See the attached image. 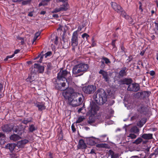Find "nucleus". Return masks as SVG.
<instances>
[{
    "label": "nucleus",
    "instance_id": "774afa93",
    "mask_svg": "<svg viewBox=\"0 0 158 158\" xmlns=\"http://www.w3.org/2000/svg\"><path fill=\"white\" fill-rule=\"evenodd\" d=\"M5 137V135L2 133L0 132V137L3 138Z\"/></svg>",
    "mask_w": 158,
    "mask_h": 158
},
{
    "label": "nucleus",
    "instance_id": "4d7b16f0",
    "mask_svg": "<svg viewBox=\"0 0 158 158\" xmlns=\"http://www.w3.org/2000/svg\"><path fill=\"white\" fill-rule=\"evenodd\" d=\"M26 81H29L30 83H31L33 81V80L31 78L28 77L26 79Z\"/></svg>",
    "mask_w": 158,
    "mask_h": 158
},
{
    "label": "nucleus",
    "instance_id": "4c0bfd02",
    "mask_svg": "<svg viewBox=\"0 0 158 158\" xmlns=\"http://www.w3.org/2000/svg\"><path fill=\"white\" fill-rule=\"evenodd\" d=\"M47 69L48 70H51L52 68V64L51 63H48L47 64Z\"/></svg>",
    "mask_w": 158,
    "mask_h": 158
},
{
    "label": "nucleus",
    "instance_id": "1a4fd4ad",
    "mask_svg": "<svg viewBox=\"0 0 158 158\" xmlns=\"http://www.w3.org/2000/svg\"><path fill=\"white\" fill-rule=\"evenodd\" d=\"M96 89V86L93 85L85 86L82 88V90L85 93L89 94L93 93Z\"/></svg>",
    "mask_w": 158,
    "mask_h": 158
},
{
    "label": "nucleus",
    "instance_id": "f3484780",
    "mask_svg": "<svg viewBox=\"0 0 158 158\" xmlns=\"http://www.w3.org/2000/svg\"><path fill=\"white\" fill-rule=\"evenodd\" d=\"M28 140L24 139L18 141L16 144L17 146L19 148H23L26 144L29 142Z\"/></svg>",
    "mask_w": 158,
    "mask_h": 158
},
{
    "label": "nucleus",
    "instance_id": "603ef678",
    "mask_svg": "<svg viewBox=\"0 0 158 158\" xmlns=\"http://www.w3.org/2000/svg\"><path fill=\"white\" fill-rule=\"evenodd\" d=\"M116 41V40H114L112 41L111 44L113 46V48H115L116 47L115 44Z\"/></svg>",
    "mask_w": 158,
    "mask_h": 158
},
{
    "label": "nucleus",
    "instance_id": "393cba45",
    "mask_svg": "<svg viewBox=\"0 0 158 158\" xmlns=\"http://www.w3.org/2000/svg\"><path fill=\"white\" fill-rule=\"evenodd\" d=\"M86 141L87 144L90 145H94L96 144V141L93 137L87 138L86 139Z\"/></svg>",
    "mask_w": 158,
    "mask_h": 158
},
{
    "label": "nucleus",
    "instance_id": "a18cd8bd",
    "mask_svg": "<svg viewBox=\"0 0 158 158\" xmlns=\"http://www.w3.org/2000/svg\"><path fill=\"white\" fill-rule=\"evenodd\" d=\"M105 64L104 63V62L103 61H102L101 62V64L100 65V67L102 69H103L105 67Z\"/></svg>",
    "mask_w": 158,
    "mask_h": 158
},
{
    "label": "nucleus",
    "instance_id": "b1692460",
    "mask_svg": "<svg viewBox=\"0 0 158 158\" xmlns=\"http://www.w3.org/2000/svg\"><path fill=\"white\" fill-rule=\"evenodd\" d=\"M141 137L145 139H153V134L151 133H144L141 136Z\"/></svg>",
    "mask_w": 158,
    "mask_h": 158
},
{
    "label": "nucleus",
    "instance_id": "de8ad7c7",
    "mask_svg": "<svg viewBox=\"0 0 158 158\" xmlns=\"http://www.w3.org/2000/svg\"><path fill=\"white\" fill-rule=\"evenodd\" d=\"M119 157V154L118 153L114 154L111 157V158H117Z\"/></svg>",
    "mask_w": 158,
    "mask_h": 158
},
{
    "label": "nucleus",
    "instance_id": "e2e57ef3",
    "mask_svg": "<svg viewBox=\"0 0 158 158\" xmlns=\"http://www.w3.org/2000/svg\"><path fill=\"white\" fill-rule=\"evenodd\" d=\"M20 50L19 49H16V50L14 52V55L15 54H16L20 52Z\"/></svg>",
    "mask_w": 158,
    "mask_h": 158
},
{
    "label": "nucleus",
    "instance_id": "cd10ccee",
    "mask_svg": "<svg viewBox=\"0 0 158 158\" xmlns=\"http://www.w3.org/2000/svg\"><path fill=\"white\" fill-rule=\"evenodd\" d=\"M12 130L14 132L17 133V134H18V132H22V133L23 132V131H21L19 127L18 126H15V127H13Z\"/></svg>",
    "mask_w": 158,
    "mask_h": 158
},
{
    "label": "nucleus",
    "instance_id": "6e6d98bb",
    "mask_svg": "<svg viewBox=\"0 0 158 158\" xmlns=\"http://www.w3.org/2000/svg\"><path fill=\"white\" fill-rule=\"evenodd\" d=\"M150 74L152 76H154L155 74V72L153 70L151 71L150 72Z\"/></svg>",
    "mask_w": 158,
    "mask_h": 158
},
{
    "label": "nucleus",
    "instance_id": "13d9d810",
    "mask_svg": "<svg viewBox=\"0 0 158 158\" xmlns=\"http://www.w3.org/2000/svg\"><path fill=\"white\" fill-rule=\"evenodd\" d=\"M121 50H122V52H125V48L123 46V45H122L121 46Z\"/></svg>",
    "mask_w": 158,
    "mask_h": 158
},
{
    "label": "nucleus",
    "instance_id": "0eeeda50",
    "mask_svg": "<svg viewBox=\"0 0 158 158\" xmlns=\"http://www.w3.org/2000/svg\"><path fill=\"white\" fill-rule=\"evenodd\" d=\"M78 36L77 31H74L71 39V46H72V50L73 51H75V48L78 44Z\"/></svg>",
    "mask_w": 158,
    "mask_h": 158
},
{
    "label": "nucleus",
    "instance_id": "2f4dec72",
    "mask_svg": "<svg viewBox=\"0 0 158 158\" xmlns=\"http://www.w3.org/2000/svg\"><path fill=\"white\" fill-rule=\"evenodd\" d=\"M36 130V128H35L34 125L33 124H31V125H30L29 126V130L30 132H33L35 130Z\"/></svg>",
    "mask_w": 158,
    "mask_h": 158
},
{
    "label": "nucleus",
    "instance_id": "c9c22d12",
    "mask_svg": "<svg viewBox=\"0 0 158 158\" xmlns=\"http://www.w3.org/2000/svg\"><path fill=\"white\" fill-rule=\"evenodd\" d=\"M81 37L84 39L85 38L87 40L88 39V38L89 37V36L87 34L85 33L82 35Z\"/></svg>",
    "mask_w": 158,
    "mask_h": 158
},
{
    "label": "nucleus",
    "instance_id": "f257e3e1",
    "mask_svg": "<svg viewBox=\"0 0 158 158\" xmlns=\"http://www.w3.org/2000/svg\"><path fill=\"white\" fill-rule=\"evenodd\" d=\"M62 95L65 99L68 100L69 104L73 107H76L82 103L83 95L75 92L72 88H69L63 92Z\"/></svg>",
    "mask_w": 158,
    "mask_h": 158
},
{
    "label": "nucleus",
    "instance_id": "a878e982",
    "mask_svg": "<svg viewBox=\"0 0 158 158\" xmlns=\"http://www.w3.org/2000/svg\"><path fill=\"white\" fill-rule=\"evenodd\" d=\"M127 68L126 67H123L119 72V75L121 77L127 75Z\"/></svg>",
    "mask_w": 158,
    "mask_h": 158
},
{
    "label": "nucleus",
    "instance_id": "e433bc0d",
    "mask_svg": "<svg viewBox=\"0 0 158 158\" xmlns=\"http://www.w3.org/2000/svg\"><path fill=\"white\" fill-rule=\"evenodd\" d=\"M102 59L105 61V63L106 64L110 63L109 59L107 57H103L102 58Z\"/></svg>",
    "mask_w": 158,
    "mask_h": 158
},
{
    "label": "nucleus",
    "instance_id": "ea45409f",
    "mask_svg": "<svg viewBox=\"0 0 158 158\" xmlns=\"http://www.w3.org/2000/svg\"><path fill=\"white\" fill-rule=\"evenodd\" d=\"M31 121V120H29L28 119H24L22 121V123L24 124H26L28 123H29V122H30Z\"/></svg>",
    "mask_w": 158,
    "mask_h": 158
},
{
    "label": "nucleus",
    "instance_id": "412c9836",
    "mask_svg": "<svg viewBox=\"0 0 158 158\" xmlns=\"http://www.w3.org/2000/svg\"><path fill=\"white\" fill-rule=\"evenodd\" d=\"M122 16L123 17L128 20L129 24L131 25L134 24V22L133 19L129 15H127L126 12H125V13L123 14Z\"/></svg>",
    "mask_w": 158,
    "mask_h": 158
},
{
    "label": "nucleus",
    "instance_id": "f704fd0d",
    "mask_svg": "<svg viewBox=\"0 0 158 158\" xmlns=\"http://www.w3.org/2000/svg\"><path fill=\"white\" fill-rule=\"evenodd\" d=\"M139 10L141 11V12H143V3L139 1Z\"/></svg>",
    "mask_w": 158,
    "mask_h": 158
},
{
    "label": "nucleus",
    "instance_id": "3c124183",
    "mask_svg": "<svg viewBox=\"0 0 158 158\" xmlns=\"http://www.w3.org/2000/svg\"><path fill=\"white\" fill-rule=\"evenodd\" d=\"M133 60V57L131 55H130L128 57V58L127 60L128 61V62H129L132 60Z\"/></svg>",
    "mask_w": 158,
    "mask_h": 158
},
{
    "label": "nucleus",
    "instance_id": "bf43d9fd",
    "mask_svg": "<svg viewBox=\"0 0 158 158\" xmlns=\"http://www.w3.org/2000/svg\"><path fill=\"white\" fill-rule=\"evenodd\" d=\"M72 130L73 132H74L76 131V129L75 128L74 126L72 124L71 126Z\"/></svg>",
    "mask_w": 158,
    "mask_h": 158
},
{
    "label": "nucleus",
    "instance_id": "58836bf2",
    "mask_svg": "<svg viewBox=\"0 0 158 158\" xmlns=\"http://www.w3.org/2000/svg\"><path fill=\"white\" fill-rule=\"evenodd\" d=\"M14 56V54H13L11 55L7 56H6L5 59H4V61H7L9 59L11 58Z\"/></svg>",
    "mask_w": 158,
    "mask_h": 158
},
{
    "label": "nucleus",
    "instance_id": "473e14b6",
    "mask_svg": "<svg viewBox=\"0 0 158 158\" xmlns=\"http://www.w3.org/2000/svg\"><path fill=\"white\" fill-rule=\"evenodd\" d=\"M49 1H42V2L39 4V6L40 7L42 6H45L47 5L48 4V2Z\"/></svg>",
    "mask_w": 158,
    "mask_h": 158
},
{
    "label": "nucleus",
    "instance_id": "6ab92c4d",
    "mask_svg": "<svg viewBox=\"0 0 158 158\" xmlns=\"http://www.w3.org/2000/svg\"><path fill=\"white\" fill-rule=\"evenodd\" d=\"M137 110L140 114L144 115H146L148 113L147 108L144 105H142Z\"/></svg>",
    "mask_w": 158,
    "mask_h": 158
},
{
    "label": "nucleus",
    "instance_id": "49530a36",
    "mask_svg": "<svg viewBox=\"0 0 158 158\" xmlns=\"http://www.w3.org/2000/svg\"><path fill=\"white\" fill-rule=\"evenodd\" d=\"M23 1L22 2V4L23 5H26L29 3L30 1Z\"/></svg>",
    "mask_w": 158,
    "mask_h": 158
},
{
    "label": "nucleus",
    "instance_id": "69168bd1",
    "mask_svg": "<svg viewBox=\"0 0 158 158\" xmlns=\"http://www.w3.org/2000/svg\"><path fill=\"white\" fill-rule=\"evenodd\" d=\"M145 52V50H143L142 51H141L140 53V55L142 56H143Z\"/></svg>",
    "mask_w": 158,
    "mask_h": 158
},
{
    "label": "nucleus",
    "instance_id": "72a5a7b5",
    "mask_svg": "<svg viewBox=\"0 0 158 158\" xmlns=\"http://www.w3.org/2000/svg\"><path fill=\"white\" fill-rule=\"evenodd\" d=\"M85 119L83 116H80L78 118V119L77 120L76 123H80L82 122Z\"/></svg>",
    "mask_w": 158,
    "mask_h": 158
},
{
    "label": "nucleus",
    "instance_id": "0e129e2a",
    "mask_svg": "<svg viewBox=\"0 0 158 158\" xmlns=\"http://www.w3.org/2000/svg\"><path fill=\"white\" fill-rule=\"evenodd\" d=\"M53 17L56 19H58L59 18V16L57 14H53Z\"/></svg>",
    "mask_w": 158,
    "mask_h": 158
},
{
    "label": "nucleus",
    "instance_id": "c756f323",
    "mask_svg": "<svg viewBox=\"0 0 158 158\" xmlns=\"http://www.w3.org/2000/svg\"><path fill=\"white\" fill-rule=\"evenodd\" d=\"M43 52H41V54L38 55L37 57L35 58V59L36 60L40 58V59L39 61L40 63H41L43 59L44 56V55L43 54Z\"/></svg>",
    "mask_w": 158,
    "mask_h": 158
},
{
    "label": "nucleus",
    "instance_id": "8fccbe9b",
    "mask_svg": "<svg viewBox=\"0 0 158 158\" xmlns=\"http://www.w3.org/2000/svg\"><path fill=\"white\" fill-rule=\"evenodd\" d=\"M58 37L57 36H56L55 39L54 41V43L56 45L58 43Z\"/></svg>",
    "mask_w": 158,
    "mask_h": 158
},
{
    "label": "nucleus",
    "instance_id": "9d476101",
    "mask_svg": "<svg viewBox=\"0 0 158 158\" xmlns=\"http://www.w3.org/2000/svg\"><path fill=\"white\" fill-rule=\"evenodd\" d=\"M151 93V92L149 91H144L138 92L136 93V95L139 96L141 99L144 100L147 98H148Z\"/></svg>",
    "mask_w": 158,
    "mask_h": 158
},
{
    "label": "nucleus",
    "instance_id": "6e6552de",
    "mask_svg": "<svg viewBox=\"0 0 158 158\" xmlns=\"http://www.w3.org/2000/svg\"><path fill=\"white\" fill-rule=\"evenodd\" d=\"M111 5L113 9L118 13L120 14L121 15L125 13V11L119 5L115 2H112Z\"/></svg>",
    "mask_w": 158,
    "mask_h": 158
},
{
    "label": "nucleus",
    "instance_id": "2eb2a0df",
    "mask_svg": "<svg viewBox=\"0 0 158 158\" xmlns=\"http://www.w3.org/2000/svg\"><path fill=\"white\" fill-rule=\"evenodd\" d=\"M22 135V132H18V134H14L10 137V139L14 141H16L21 139L20 136Z\"/></svg>",
    "mask_w": 158,
    "mask_h": 158
},
{
    "label": "nucleus",
    "instance_id": "ddd939ff",
    "mask_svg": "<svg viewBox=\"0 0 158 158\" xmlns=\"http://www.w3.org/2000/svg\"><path fill=\"white\" fill-rule=\"evenodd\" d=\"M99 73L101 74L104 81L107 82L109 81V75L108 72L103 69H100L99 72Z\"/></svg>",
    "mask_w": 158,
    "mask_h": 158
},
{
    "label": "nucleus",
    "instance_id": "4be33fe9",
    "mask_svg": "<svg viewBox=\"0 0 158 158\" xmlns=\"http://www.w3.org/2000/svg\"><path fill=\"white\" fill-rule=\"evenodd\" d=\"M16 146H17L16 144L8 143L5 146V148L7 149H9L10 152H12Z\"/></svg>",
    "mask_w": 158,
    "mask_h": 158
},
{
    "label": "nucleus",
    "instance_id": "680f3d73",
    "mask_svg": "<svg viewBox=\"0 0 158 158\" xmlns=\"http://www.w3.org/2000/svg\"><path fill=\"white\" fill-rule=\"evenodd\" d=\"M53 154L52 153L50 152L49 153V157L48 158H53Z\"/></svg>",
    "mask_w": 158,
    "mask_h": 158
},
{
    "label": "nucleus",
    "instance_id": "c85d7f7f",
    "mask_svg": "<svg viewBox=\"0 0 158 158\" xmlns=\"http://www.w3.org/2000/svg\"><path fill=\"white\" fill-rule=\"evenodd\" d=\"M131 132L138 134L139 132V130L136 126H134L131 128Z\"/></svg>",
    "mask_w": 158,
    "mask_h": 158
},
{
    "label": "nucleus",
    "instance_id": "9b49d317",
    "mask_svg": "<svg viewBox=\"0 0 158 158\" xmlns=\"http://www.w3.org/2000/svg\"><path fill=\"white\" fill-rule=\"evenodd\" d=\"M140 89V86L138 84L133 83L130 84L128 86L127 89L128 91L134 92H137Z\"/></svg>",
    "mask_w": 158,
    "mask_h": 158
},
{
    "label": "nucleus",
    "instance_id": "37998d69",
    "mask_svg": "<svg viewBox=\"0 0 158 158\" xmlns=\"http://www.w3.org/2000/svg\"><path fill=\"white\" fill-rule=\"evenodd\" d=\"M129 137L131 138V139H135L136 137L137 136L134 134H129Z\"/></svg>",
    "mask_w": 158,
    "mask_h": 158
},
{
    "label": "nucleus",
    "instance_id": "a211bd4d",
    "mask_svg": "<svg viewBox=\"0 0 158 158\" xmlns=\"http://www.w3.org/2000/svg\"><path fill=\"white\" fill-rule=\"evenodd\" d=\"M77 148L79 149H85L87 146L83 139H80L77 145Z\"/></svg>",
    "mask_w": 158,
    "mask_h": 158
},
{
    "label": "nucleus",
    "instance_id": "f8f14e48",
    "mask_svg": "<svg viewBox=\"0 0 158 158\" xmlns=\"http://www.w3.org/2000/svg\"><path fill=\"white\" fill-rule=\"evenodd\" d=\"M66 83L64 81L60 83L57 82L55 84V87L57 89L60 91H63L64 92L68 88L64 87Z\"/></svg>",
    "mask_w": 158,
    "mask_h": 158
},
{
    "label": "nucleus",
    "instance_id": "f03ea898",
    "mask_svg": "<svg viewBox=\"0 0 158 158\" xmlns=\"http://www.w3.org/2000/svg\"><path fill=\"white\" fill-rule=\"evenodd\" d=\"M88 64H80L74 66L72 69L73 74L77 77L83 75L89 68Z\"/></svg>",
    "mask_w": 158,
    "mask_h": 158
},
{
    "label": "nucleus",
    "instance_id": "c03bdc74",
    "mask_svg": "<svg viewBox=\"0 0 158 158\" xmlns=\"http://www.w3.org/2000/svg\"><path fill=\"white\" fill-rule=\"evenodd\" d=\"M92 44H91V46L92 47H94L96 45V43L95 42L94 38H92Z\"/></svg>",
    "mask_w": 158,
    "mask_h": 158
},
{
    "label": "nucleus",
    "instance_id": "7c9ffc66",
    "mask_svg": "<svg viewBox=\"0 0 158 158\" xmlns=\"http://www.w3.org/2000/svg\"><path fill=\"white\" fill-rule=\"evenodd\" d=\"M143 140L142 138H139L136 139L135 141L133 143L136 144H138L140 143L143 141Z\"/></svg>",
    "mask_w": 158,
    "mask_h": 158
},
{
    "label": "nucleus",
    "instance_id": "052dcab7",
    "mask_svg": "<svg viewBox=\"0 0 158 158\" xmlns=\"http://www.w3.org/2000/svg\"><path fill=\"white\" fill-rule=\"evenodd\" d=\"M96 147L99 148H101L103 147V145L101 144H98L96 145Z\"/></svg>",
    "mask_w": 158,
    "mask_h": 158
},
{
    "label": "nucleus",
    "instance_id": "20e7f679",
    "mask_svg": "<svg viewBox=\"0 0 158 158\" xmlns=\"http://www.w3.org/2000/svg\"><path fill=\"white\" fill-rule=\"evenodd\" d=\"M97 92V93L94 95V98L98 104L103 105L107 101L106 92L105 91L100 90H98Z\"/></svg>",
    "mask_w": 158,
    "mask_h": 158
},
{
    "label": "nucleus",
    "instance_id": "864d4df0",
    "mask_svg": "<svg viewBox=\"0 0 158 158\" xmlns=\"http://www.w3.org/2000/svg\"><path fill=\"white\" fill-rule=\"evenodd\" d=\"M41 34L40 32H36L35 35V37H36L37 38H38V37L40 36Z\"/></svg>",
    "mask_w": 158,
    "mask_h": 158
},
{
    "label": "nucleus",
    "instance_id": "aec40b11",
    "mask_svg": "<svg viewBox=\"0 0 158 158\" xmlns=\"http://www.w3.org/2000/svg\"><path fill=\"white\" fill-rule=\"evenodd\" d=\"M34 104L35 106L38 108L39 111H42L46 109L44 104L42 103L37 102Z\"/></svg>",
    "mask_w": 158,
    "mask_h": 158
},
{
    "label": "nucleus",
    "instance_id": "79ce46f5",
    "mask_svg": "<svg viewBox=\"0 0 158 158\" xmlns=\"http://www.w3.org/2000/svg\"><path fill=\"white\" fill-rule=\"evenodd\" d=\"M52 53L51 51H48L45 54V57L46 58L48 56H50L51 55H52Z\"/></svg>",
    "mask_w": 158,
    "mask_h": 158
},
{
    "label": "nucleus",
    "instance_id": "423d86ee",
    "mask_svg": "<svg viewBox=\"0 0 158 158\" xmlns=\"http://www.w3.org/2000/svg\"><path fill=\"white\" fill-rule=\"evenodd\" d=\"M61 3L59 7L55 8L52 11V13H57L60 11L67 10L69 8V5L67 1H59Z\"/></svg>",
    "mask_w": 158,
    "mask_h": 158
},
{
    "label": "nucleus",
    "instance_id": "a19ab883",
    "mask_svg": "<svg viewBox=\"0 0 158 158\" xmlns=\"http://www.w3.org/2000/svg\"><path fill=\"white\" fill-rule=\"evenodd\" d=\"M63 134L62 131H61L60 132V133L59 134V139L60 140H62L63 139Z\"/></svg>",
    "mask_w": 158,
    "mask_h": 158
},
{
    "label": "nucleus",
    "instance_id": "7ed1b4c3",
    "mask_svg": "<svg viewBox=\"0 0 158 158\" xmlns=\"http://www.w3.org/2000/svg\"><path fill=\"white\" fill-rule=\"evenodd\" d=\"M99 107L95 104L92 103L90 104V109L88 112L89 114L90 115L87 121L89 124L91 125L94 123V115L97 113V112L99 110Z\"/></svg>",
    "mask_w": 158,
    "mask_h": 158
},
{
    "label": "nucleus",
    "instance_id": "4468645a",
    "mask_svg": "<svg viewBox=\"0 0 158 158\" xmlns=\"http://www.w3.org/2000/svg\"><path fill=\"white\" fill-rule=\"evenodd\" d=\"M13 128V126L9 124L3 125L2 127V131L7 133L11 132Z\"/></svg>",
    "mask_w": 158,
    "mask_h": 158
},
{
    "label": "nucleus",
    "instance_id": "dca6fc26",
    "mask_svg": "<svg viewBox=\"0 0 158 158\" xmlns=\"http://www.w3.org/2000/svg\"><path fill=\"white\" fill-rule=\"evenodd\" d=\"M132 80L131 78H125L122 79H121L119 81V83L120 85H129L131 83Z\"/></svg>",
    "mask_w": 158,
    "mask_h": 158
},
{
    "label": "nucleus",
    "instance_id": "5701e85b",
    "mask_svg": "<svg viewBox=\"0 0 158 158\" xmlns=\"http://www.w3.org/2000/svg\"><path fill=\"white\" fill-rule=\"evenodd\" d=\"M34 67L38 69V73H42L44 72V67L43 66H40L39 64H35Z\"/></svg>",
    "mask_w": 158,
    "mask_h": 158
},
{
    "label": "nucleus",
    "instance_id": "09e8293b",
    "mask_svg": "<svg viewBox=\"0 0 158 158\" xmlns=\"http://www.w3.org/2000/svg\"><path fill=\"white\" fill-rule=\"evenodd\" d=\"M109 155L111 156V157L114 154V151L111 149L109 150Z\"/></svg>",
    "mask_w": 158,
    "mask_h": 158
},
{
    "label": "nucleus",
    "instance_id": "5fc2aeb1",
    "mask_svg": "<svg viewBox=\"0 0 158 158\" xmlns=\"http://www.w3.org/2000/svg\"><path fill=\"white\" fill-rule=\"evenodd\" d=\"M62 40L64 42V44H65L66 43H67V44H68V42L67 41L66 39L64 38V36L62 37Z\"/></svg>",
    "mask_w": 158,
    "mask_h": 158
},
{
    "label": "nucleus",
    "instance_id": "39448f33",
    "mask_svg": "<svg viewBox=\"0 0 158 158\" xmlns=\"http://www.w3.org/2000/svg\"><path fill=\"white\" fill-rule=\"evenodd\" d=\"M57 78L59 81L61 80L63 81H67V79H72L70 72H68L66 70H60L57 74Z\"/></svg>",
    "mask_w": 158,
    "mask_h": 158
},
{
    "label": "nucleus",
    "instance_id": "bb28decb",
    "mask_svg": "<svg viewBox=\"0 0 158 158\" xmlns=\"http://www.w3.org/2000/svg\"><path fill=\"white\" fill-rule=\"evenodd\" d=\"M146 118H142L141 120L138 123L137 125L138 127H141L146 123Z\"/></svg>",
    "mask_w": 158,
    "mask_h": 158
},
{
    "label": "nucleus",
    "instance_id": "338daca9",
    "mask_svg": "<svg viewBox=\"0 0 158 158\" xmlns=\"http://www.w3.org/2000/svg\"><path fill=\"white\" fill-rule=\"evenodd\" d=\"M90 154H96L95 152V150L94 149H92L90 152Z\"/></svg>",
    "mask_w": 158,
    "mask_h": 158
}]
</instances>
